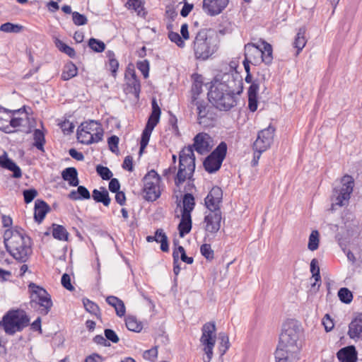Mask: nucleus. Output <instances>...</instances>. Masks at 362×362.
Masks as SVG:
<instances>
[{"label": "nucleus", "mask_w": 362, "mask_h": 362, "mask_svg": "<svg viewBox=\"0 0 362 362\" xmlns=\"http://www.w3.org/2000/svg\"><path fill=\"white\" fill-rule=\"evenodd\" d=\"M192 105L197 107L199 124L204 127L209 126L211 122L215 119L213 107L203 100L196 101L192 103Z\"/></svg>", "instance_id": "nucleus-16"}, {"label": "nucleus", "mask_w": 362, "mask_h": 362, "mask_svg": "<svg viewBox=\"0 0 362 362\" xmlns=\"http://www.w3.org/2000/svg\"><path fill=\"white\" fill-rule=\"evenodd\" d=\"M96 172L105 180H110L112 176V173L110 170L103 165H98L96 167Z\"/></svg>", "instance_id": "nucleus-50"}, {"label": "nucleus", "mask_w": 362, "mask_h": 362, "mask_svg": "<svg viewBox=\"0 0 362 362\" xmlns=\"http://www.w3.org/2000/svg\"><path fill=\"white\" fill-rule=\"evenodd\" d=\"M62 286L69 291H73L74 287L71 284V277L67 274H64L61 280Z\"/></svg>", "instance_id": "nucleus-59"}, {"label": "nucleus", "mask_w": 362, "mask_h": 362, "mask_svg": "<svg viewBox=\"0 0 362 362\" xmlns=\"http://www.w3.org/2000/svg\"><path fill=\"white\" fill-rule=\"evenodd\" d=\"M144 197L148 202H154L160 196L159 175L153 170L149 171L144 177Z\"/></svg>", "instance_id": "nucleus-12"}, {"label": "nucleus", "mask_w": 362, "mask_h": 362, "mask_svg": "<svg viewBox=\"0 0 362 362\" xmlns=\"http://www.w3.org/2000/svg\"><path fill=\"white\" fill-rule=\"evenodd\" d=\"M200 252L207 260L211 261L214 258V252L210 244H203L200 247Z\"/></svg>", "instance_id": "nucleus-49"}, {"label": "nucleus", "mask_w": 362, "mask_h": 362, "mask_svg": "<svg viewBox=\"0 0 362 362\" xmlns=\"http://www.w3.org/2000/svg\"><path fill=\"white\" fill-rule=\"evenodd\" d=\"M89 47L96 52H102L105 49V44L95 38H90L88 41Z\"/></svg>", "instance_id": "nucleus-48"}, {"label": "nucleus", "mask_w": 362, "mask_h": 362, "mask_svg": "<svg viewBox=\"0 0 362 362\" xmlns=\"http://www.w3.org/2000/svg\"><path fill=\"white\" fill-rule=\"evenodd\" d=\"M77 73L78 69L74 63L69 62L64 66L62 74V79L64 81H68L76 76Z\"/></svg>", "instance_id": "nucleus-35"}, {"label": "nucleus", "mask_w": 362, "mask_h": 362, "mask_svg": "<svg viewBox=\"0 0 362 362\" xmlns=\"http://www.w3.org/2000/svg\"><path fill=\"white\" fill-rule=\"evenodd\" d=\"M4 240L6 250L16 259L25 262L32 254L31 239L23 228L15 227L6 229Z\"/></svg>", "instance_id": "nucleus-4"}, {"label": "nucleus", "mask_w": 362, "mask_h": 362, "mask_svg": "<svg viewBox=\"0 0 362 362\" xmlns=\"http://www.w3.org/2000/svg\"><path fill=\"white\" fill-rule=\"evenodd\" d=\"M30 322V319L26 313L23 310H15L8 311L0 322V325L5 332L13 335L18 332L22 331Z\"/></svg>", "instance_id": "nucleus-6"}, {"label": "nucleus", "mask_w": 362, "mask_h": 362, "mask_svg": "<svg viewBox=\"0 0 362 362\" xmlns=\"http://www.w3.org/2000/svg\"><path fill=\"white\" fill-rule=\"evenodd\" d=\"M202 336L200 344L202 346V351L204 353L203 356L204 362H210L213 357V350L216 344V325L214 322L205 323L202 329Z\"/></svg>", "instance_id": "nucleus-8"}, {"label": "nucleus", "mask_w": 362, "mask_h": 362, "mask_svg": "<svg viewBox=\"0 0 362 362\" xmlns=\"http://www.w3.org/2000/svg\"><path fill=\"white\" fill-rule=\"evenodd\" d=\"M125 323L127 328L130 331L139 332L142 329V324L134 316H128Z\"/></svg>", "instance_id": "nucleus-39"}, {"label": "nucleus", "mask_w": 362, "mask_h": 362, "mask_svg": "<svg viewBox=\"0 0 362 362\" xmlns=\"http://www.w3.org/2000/svg\"><path fill=\"white\" fill-rule=\"evenodd\" d=\"M202 91V81L196 78L192 86V103L199 101L197 96Z\"/></svg>", "instance_id": "nucleus-42"}, {"label": "nucleus", "mask_w": 362, "mask_h": 362, "mask_svg": "<svg viewBox=\"0 0 362 362\" xmlns=\"http://www.w3.org/2000/svg\"><path fill=\"white\" fill-rule=\"evenodd\" d=\"M245 59L255 64L261 62V49L259 44H246L245 45Z\"/></svg>", "instance_id": "nucleus-20"}, {"label": "nucleus", "mask_w": 362, "mask_h": 362, "mask_svg": "<svg viewBox=\"0 0 362 362\" xmlns=\"http://www.w3.org/2000/svg\"><path fill=\"white\" fill-rule=\"evenodd\" d=\"M173 272L175 276H177L181 270V268H180V264H179V259H178V252L177 251H173Z\"/></svg>", "instance_id": "nucleus-61"}, {"label": "nucleus", "mask_w": 362, "mask_h": 362, "mask_svg": "<svg viewBox=\"0 0 362 362\" xmlns=\"http://www.w3.org/2000/svg\"><path fill=\"white\" fill-rule=\"evenodd\" d=\"M127 85L130 88V92L138 98L141 90V85L139 80L134 73H132L131 77L127 78Z\"/></svg>", "instance_id": "nucleus-32"}, {"label": "nucleus", "mask_w": 362, "mask_h": 362, "mask_svg": "<svg viewBox=\"0 0 362 362\" xmlns=\"http://www.w3.org/2000/svg\"><path fill=\"white\" fill-rule=\"evenodd\" d=\"M338 296L340 300L349 304L352 301L353 294L347 288H341L338 291Z\"/></svg>", "instance_id": "nucleus-47"}, {"label": "nucleus", "mask_w": 362, "mask_h": 362, "mask_svg": "<svg viewBox=\"0 0 362 362\" xmlns=\"http://www.w3.org/2000/svg\"><path fill=\"white\" fill-rule=\"evenodd\" d=\"M62 177L67 181L69 185L76 187L78 185V173L75 168L69 167L62 172Z\"/></svg>", "instance_id": "nucleus-25"}, {"label": "nucleus", "mask_w": 362, "mask_h": 362, "mask_svg": "<svg viewBox=\"0 0 362 362\" xmlns=\"http://www.w3.org/2000/svg\"><path fill=\"white\" fill-rule=\"evenodd\" d=\"M92 197L95 202L102 204H110L111 201L109 193L104 187H101L98 189H93L92 192Z\"/></svg>", "instance_id": "nucleus-26"}, {"label": "nucleus", "mask_w": 362, "mask_h": 362, "mask_svg": "<svg viewBox=\"0 0 362 362\" xmlns=\"http://www.w3.org/2000/svg\"><path fill=\"white\" fill-rule=\"evenodd\" d=\"M83 303L87 312L95 315L98 317H100V308L97 304H95L93 301H90L88 299H84L83 300Z\"/></svg>", "instance_id": "nucleus-43"}, {"label": "nucleus", "mask_w": 362, "mask_h": 362, "mask_svg": "<svg viewBox=\"0 0 362 362\" xmlns=\"http://www.w3.org/2000/svg\"><path fill=\"white\" fill-rule=\"evenodd\" d=\"M52 235L55 239L62 241H67L69 233L66 230V229L58 224L53 223L52 226Z\"/></svg>", "instance_id": "nucleus-30"}, {"label": "nucleus", "mask_w": 362, "mask_h": 362, "mask_svg": "<svg viewBox=\"0 0 362 362\" xmlns=\"http://www.w3.org/2000/svg\"><path fill=\"white\" fill-rule=\"evenodd\" d=\"M126 6L129 9H132L136 12L138 16H144V5L141 0H128Z\"/></svg>", "instance_id": "nucleus-37"}, {"label": "nucleus", "mask_w": 362, "mask_h": 362, "mask_svg": "<svg viewBox=\"0 0 362 362\" xmlns=\"http://www.w3.org/2000/svg\"><path fill=\"white\" fill-rule=\"evenodd\" d=\"M229 0H203V8L210 16H216L227 6Z\"/></svg>", "instance_id": "nucleus-19"}, {"label": "nucleus", "mask_w": 362, "mask_h": 362, "mask_svg": "<svg viewBox=\"0 0 362 362\" xmlns=\"http://www.w3.org/2000/svg\"><path fill=\"white\" fill-rule=\"evenodd\" d=\"M12 112L0 107V130L5 133L10 131L8 124L11 121Z\"/></svg>", "instance_id": "nucleus-28"}, {"label": "nucleus", "mask_w": 362, "mask_h": 362, "mask_svg": "<svg viewBox=\"0 0 362 362\" xmlns=\"http://www.w3.org/2000/svg\"><path fill=\"white\" fill-rule=\"evenodd\" d=\"M104 334L106 340H109L112 343H117L119 341V339L116 332L111 329H105L104 331Z\"/></svg>", "instance_id": "nucleus-55"}, {"label": "nucleus", "mask_w": 362, "mask_h": 362, "mask_svg": "<svg viewBox=\"0 0 362 362\" xmlns=\"http://www.w3.org/2000/svg\"><path fill=\"white\" fill-rule=\"evenodd\" d=\"M207 211H205L204 229L206 235L216 234L221 228L222 213L219 205H206Z\"/></svg>", "instance_id": "nucleus-11"}, {"label": "nucleus", "mask_w": 362, "mask_h": 362, "mask_svg": "<svg viewBox=\"0 0 362 362\" xmlns=\"http://www.w3.org/2000/svg\"><path fill=\"white\" fill-rule=\"evenodd\" d=\"M243 91L242 81L233 71L218 74L208 93L209 101L218 110L228 111L237 105L236 95Z\"/></svg>", "instance_id": "nucleus-1"}, {"label": "nucleus", "mask_w": 362, "mask_h": 362, "mask_svg": "<svg viewBox=\"0 0 362 362\" xmlns=\"http://www.w3.org/2000/svg\"><path fill=\"white\" fill-rule=\"evenodd\" d=\"M144 358L150 361H154L158 356L157 347L152 348L149 350H146L144 353Z\"/></svg>", "instance_id": "nucleus-58"}, {"label": "nucleus", "mask_w": 362, "mask_h": 362, "mask_svg": "<svg viewBox=\"0 0 362 362\" xmlns=\"http://www.w3.org/2000/svg\"><path fill=\"white\" fill-rule=\"evenodd\" d=\"M348 334L351 339L362 338V314L356 315L349 325Z\"/></svg>", "instance_id": "nucleus-21"}, {"label": "nucleus", "mask_w": 362, "mask_h": 362, "mask_svg": "<svg viewBox=\"0 0 362 362\" xmlns=\"http://www.w3.org/2000/svg\"><path fill=\"white\" fill-rule=\"evenodd\" d=\"M28 288L30 293L31 307L34 308L38 305L41 308L40 313L47 315L52 306V301L47 291L34 283H30Z\"/></svg>", "instance_id": "nucleus-9"}, {"label": "nucleus", "mask_w": 362, "mask_h": 362, "mask_svg": "<svg viewBox=\"0 0 362 362\" xmlns=\"http://www.w3.org/2000/svg\"><path fill=\"white\" fill-rule=\"evenodd\" d=\"M192 175L187 177L185 181L188 179L185 190V192L183 194L182 192L178 191L175 192L176 197V204H194V197L192 194L193 190H195V186L193 183V180H191Z\"/></svg>", "instance_id": "nucleus-18"}, {"label": "nucleus", "mask_w": 362, "mask_h": 362, "mask_svg": "<svg viewBox=\"0 0 362 362\" xmlns=\"http://www.w3.org/2000/svg\"><path fill=\"white\" fill-rule=\"evenodd\" d=\"M212 139L206 133L201 132L194 138L192 145L184 147L180 153L179 168L175 178L177 186L185 182L187 177L193 175L195 170V150L199 154H206L212 148Z\"/></svg>", "instance_id": "nucleus-2"}, {"label": "nucleus", "mask_w": 362, "mask_h": 362, "mask_svg": "<svg viewBox=\"0 0 362 362\" xmlns=\"http://www.w3.org/2000/svg\"><path fill=\"white\" fill-rule=\"evenodd\" d=\"M300 335V327L297 322L291 320L284 325L275 351L276 362H293L299 351Z\"/></svg>", "instance_id": "nucleus-3"}, {"label": "nucleus", "mask_w": 362, "mask_h": 362, "mask_svg": "<svg viewBox=\"0 0 362 362\" xmlns=\"http://www.w3.org/2000/svg\"><path fill=\"white\" fill-rule=\"evenodd\" d=\"M218 339L220 341L218 347L219 353L221 356H223L230 347L229 339L226 333L221 332L218 334Z\"/></svg>", "instance_id": "nucleus-40"}, {"label": "nucleus", "mask_w": 362, "mask_h": 362, "mask_svg": "<svg viewBox=\"0 0 362 362\" xmlns=\"http://www.w3.org/2000/svg\"><path fill=\"white\" fill-rule=\"evenodd\" d=\"M0 166L13 172V177L15 178H20L22 176L21 168L16 163L8 158L6 152L0 156Z\"/></svg>", "instance_id": "nucleus-22"}, {"label": "nucleus", "mask_w": 362, "mask_h": 362, "mask_svg": "<svg viewBox=\"0 0 362 362\" xmlns=\"http://www.w3.org/2000/svg\"><path fill=\"white\" fill-rule=\"evenodd\" d=\"M194 205H177V209L180 207L181 212V220L178 225L179 234L181 238L188 234L192 229L191 213L194 209Z\"/></svg>", "instance_id": "nucleus-17"}, {"label": "nucleus", "mask_w": 362, "mask_h": 362, "mask_svg": "<svg viewBox=\"0 0 362 362\" xmlns=\"http://www.w3.org/2000/svg\"><path fill=\"white\" fill-rule=\"evenodd\" d=\"M169 39L175 42L179 47H184L185 44L182 37L177 33L175 32H170L168 33Z\"/></svg>", "instance_id": "nucleus-53"}, {"label": "nucleus", "mask_w": 362, "mask_h": 362, "mask_svg": "<svg viewBox=\"0 0 362 362\" xmlns=\"http://www.w3.org/2000/svg\"><path fill=\"white\" fill-rule=\"evenodd\" d=\"M151 106V113L141 134L139 150L140 154L142 153L143 151L148 145L151 132L160 120L161 110L156 98L152 99Z\"/></svg>", "instance_id": "nucleus-10"}, {"label": "nucleus", "mask_w": 362, "mask_h": 362, "mask_svg": "<svg viewBox=\"0 0 362 362\" xmlns=\"http://www.w3.org/2000/svg\"><path fill=\"white\" fill-rule=\"evenodd\" d=\"M25 204L31 202L37 195V192L35 189H25L23 192Z\"/></svg>", "instance_id": "nucleus-54"}, {"label": "nucleus", "mask_w": 362, "mask_h": 362, "mask_svg": "<svg viewBox=\"0 0 362 362\" xmlns=\"http://www.w3.org/2000/svg\"><path fill=\"white\" fill-rule=\"evenodd\" d=\"M274 132L275 129L272 126H269L259 132L257 138L253 144L254 150L255 152H258L257 158H259L262 153L271 146L274 141Z\"/></svg>", "instance_id": "nucleus-15"}, {"label": "nucleus", "mask_w": 362, "mask_h": 362, "mask_svg": "<svg viewBox=\"0 0 362 362\" xmlns=\"http://www.w3.org/2000/svg\"><path fill=\"white\" fill-rule=\"evenodd\" d=\"M69 197L74 200H78L81 199H90V194L89 191L84 186H78L76 190H72L69 194Z\"/></svg>", "instance_id": "nucleus-31"}, {"label": "nucleus", "mask_w": 362, "mask_h": 362, "mask_svg": "<svg viewBox=\"0 0 362 362\" xmlns=\"http://www.w3.org/2000/svg\"><path fill=\"white\" fill-rule=\"evenodd\" d=\"M122 168L128 171L132 172L133 170V158L130 156H127L124 158Z\"/></svg>", "instance_id": "nucleus-63"}, {"label": "nucleus", "mask_w": 362, "mask_h": 362, "mask_svg": "<svg viewBox=\"0 0 362 362\" xmlns=\"http://www.w3.org/2000/svg\"><path fill=\"white\" fill-rule=\"evenodd\" d=\"M339 187H335L332 193V204H343L344 201L350 199L354 187V180L349 175H345L341 179Z\"/></svg>", "instance_id": "nucleus-14"}, {"label": "nucleus", "mask_w": 362, "mask_h": 362, "mask_svg": "<svg viewBox=\"0 0 362 362\" xmlns=\"http://www.w3.org/2000/svg\"><path fill=\"white\" fill-rule=\"evenodd\" d=\"M310 272L313 274V277L315 279V282L312 284V286L314 287L317 282L321 281V276L320 274V267L318 265V261L317 259L314 258L311 260L310 262Z\"/></svg>", "instance_id": "nucleus-44"}, {"label": "nucleus", "mask_w": 362, "mask_h": 362, "mask_svg": "<svg viewBox=\"0 0 362 362\" xmlns=\"http://www.w3.org/2000/svg\"><path fill=\"white\" fill-rule=\"evenodd\" d=\"M109 189L112 192L119 191L120 184L117 178H112L109 182Z\"/></svg>", "instance_id": "nucleus-62"}, {"label": "nucleus", "mask_w": 362, "mask_h": 362, "mask_svg": "<svg viewBox=\"0 0 362 362\" xmlns=\"http://www.w3.org/2000/svg\"><path fill=\"white\" fill-rule=\"evenodd\" d=\"M137 69L142 73L145 78L148 77L149 73V62L148 60L144 59L139 61L136 64Z\"/></svg>", "instance_id": "nucleus-51"}, {"label": "nucleus", "mask_w": 362, "mask_h": 362, "mask_svg": "<svg viewBox=\"0 0 362 362\" xmlns=\"http://www.w3.org/2000/svg\"><path fill=\"white\" fill-rule=\"evenodd\" d=\"M72 19L74 23L76 25H86L88 21L87 18L84 15L76 11L72 13Z\"/></svg>", "instance_id": "nucleus-52"}, {"label": "nucleus", "mask_w": 362, "mask_h": 362, "mask_svg": "<svg viewBox=\"0 0 362 362\" xmlns=\"http://www.w3.org/2000/svg\"><path fill=\"white\" fill-rule=\"evenodd\" d=\"M322 324L327 332L331 331L334 328V322L330 318L329 314H326L322 319Z\"/></svg>", "instance_id": "nucleus-60"}, {"label": "nucleus", "mask_w": 362, "mask_h": 362, "mask_svg": "<svg viewBox=\"0 0 362 362\" xmlns=\"http://www.w3.org/2000/svg\"><path fill=\"white\" fill-rule=\"evenodd\" d=\"M259 83L257 80L252 81L248 89V96L257 97Z\"/></svg>", "instance_id": "nucleus-57"}, {"label": "nucleus", "mask_w": 362, "mask_h": 362, "mask_svg": "<svg viewBox=\"0 0 362 362\" xmlns=\"http://www.w3.org/2000/svg\"><path fill=\"white\" fill-rule=\"evenodd\" d=\"M50 211L49 205H35L34 218L36 222L40 223L46 214Z\"/></svg>", "instance_id": "nucleus-36"}, {"label": "nucleus", "mask_w": 362, "mask_h": 362, "mask_svg": "<svg viewBox=\"0 0 362 362\" xmlns=\"http://www.w3.org/2000/svg\"><path fill=\"white\" fill-rule=\"evenodd\" d=\"M223 199V191L219 187L211 188L205 198L204 204H221Z\"/></svg>", "instance_id": "nucleus-27"}, {"label": "nucleus", "mask_w": 362, "mask_h": 362, "mask_svg": "<svg viewBox=\"0 0 362 362\" xmlns=\"http://www.w3.org/2000/svg\"><path fill=\"white\" fill-rule=\"evenodd\" d=\"M106 56L108 58V66L112 75L115 76L119 67V62L116 59L115 54L113 51L108 50L106 52Z\"/></svg>", "instance_id": "nucleus-38"}, {"label": "nucleus", "mask_w": 362, "mask_h": 362, "mask_svg": "<svg viewBox=\"0 0 362 362\" xmlns=\"http://www.w3.org/2000/svg\"><path fill=\"white\" fill-rule=\"evenodd\" d=\"M218 45V37L214 30L202 29L196 34L192 48L196 59L206 60L216 52Z\"/></svg>", "instance_id": "nucleus-5"}, {"label": "nucleus", "mask_w": 362, "mask_h": 362, "mask_svg": "<svg viewBox=\"0 0 362 362\" xmlns=\"http://www.w3.org/2000/svg\"><path fill=\"white\" fill-rule=\"evenodd\" d=\"M107 144L110 148V150L112 152H116L118 151V144H119V138L118 136L113 135L108 138Z\"/></svg>", "instance_id": "nucleus-56"}, {"label": "nucleus", "mask_w": 362, "mask_h": 362, "mask_svg": "<svg viewBox=\"0 0 362 362\" xmlns=\"http://www.w3.org/2000/svg\"><path fill=\"white\" fill-rule=\"evenodd\" d=\"M319 233L317 230H313L309 237L308 247L311 251L316 250L319 247Z\"/></svg>", "instance_id": "nucleus-45"}, {"label": "nucleus", "mask_w": 362, "mask_h": 362, "mask_svg": "<svg viewBox=\"0 0 362 362\" xmlns=\"http://www.w3.org/2000/svg\"><path fill=\"white\" fill-rule=\"evenodd\" d=\"M227 152V145L225 142H221L219 145L208 156L204 163V167L209 173H213L218 170L226 157Z\"/></svg>", "instance_id": "nucleus-13"}, {"label": "nucleus", "mask_w": 362, "mask_h": 362, "mask_svg": "<svg viewBox=\"0 0 362 362\" xmlns=\"http://www.w3.org/2000/svg\"><path fill=\"white\" fill-rule=\"evenodd\" d=\"M23 26L11 23H5L0 26V30L4 33H18L21 31Z\"/></svg>", "instance_id": "nucleus-46"}, {"label": "nucleus", "mask_w": 362, "mask_h": 362, "mask_svg": "<svg viewBox=\"0 0 362 362\" xmlns=\"http://www.w3.org/2000/svg\"><path fill=\"white\" fill-rule=\"evenodd\" d=\"M106 302L112 306L118 316L122 317L125 314V306L122 300L117 297L110 296L106 298Z\"/></svg>", "instance_id": "nucleus-29"}, {"label": "nucleus", "mask_w": 362, "mask_h": 362, "mask_svg": "<svg viewBox=\"0 0 362 362\" xmlns=\"http://www.w3.org/2000/svg\"><path fill=\"white\" fill-rule=\"evenodd\" d=\"M21 112V109L14 110L12 112L11 121L8 124V127H10V131L9 132H6V134L13 133L16 132V128L23 125L25 119L23 117H16V115L20 113Z\"/></svg>", "instance_id": "nucleus-34"}, {"label": "nucleus", "mask_w": 362, "mask_h": 362, "mask_svg": "<svg viewBox=\"0 0 362 362\" xmlns=\"http://www.w3.org/2000/svg\"><path fill=\"white\" fill-rule=\"evenodd\" d=\"M261 49V62L267 65L272 64L273 61V49L272 45L264 40L259 42Z\"/></svg>", "instance_id": "nucleus-24"}, {"label": "nucleus", "mask_w": 362, "mask_h": 362, "mask_svg": "<svg viewBox=\"0 0 362 362\" xmlns=\"http://www.w3.org/2000/svg\"><path fill=\"white\" fill-rule=\"evenodd\" d=\"M305 30L304 28H300L293 42V47L297 49L296 55L304 48L306 45L305 37Z\"/></svg>", "instance_id": "nucleus-33"}, {"label": "nucleus", "mask_w": 362, "mask_h": 362, "mask_svg": "<svg viewBox=\"0 0 362 362\" xmlns=\"http://www.w3.org/2000/svg\"><path fill=\"white\" fill-rule=\"evenodd\" d=\"M337 356L340 362H356L357 352L354 346H349L341 349Z\"/></svg>", "instance_id": "nucleus-23"}, {"label": "nucleus", "mask_w": 362, "mask_h": 362, "mask_svg": "<svg viewBox=\"0 0 362 362\" xmlns=\"http://www.w3.org/2000/svg\"><path fill=\"white\" fill-rule=\"evenodd\" d=\"M34 146L40 151H44V144L45 143V135L40 129H35L33 133Z\"/></svg>", "instance_id": "nucleus-41"}, {"label": "nucleus", "mask_w": 362, "mask_h": 362, "mask_svg": "<svg viewBox=\"0 0 362 362\" xmlns=\"http://www.w3.org/2000/svg\"><path fill=\"white\" fill-rule=\"evenodd\" d=\"M69 155L74 159L78 161L84 160V156L81 152L77 151L75 148H71L69 151Z\"/></svg>", "instance_id": "nucleus-64"}, {"label": "nucleus", "mask_w": 362, "mask_h": 362, "mask_svg": "<svg viewBox=\"0 0 362 362\" xmlns=\"http://www.w3.org/2000/svg\"><path fill=\"white\" fill-rule=\"evenodd\" d=\"M103 129L100 122L89 120L82 122L77 130V139L83 144L98 143L103 137Z\"/></svg>", "instance_id": "nucleus-7"}]
</instances>
